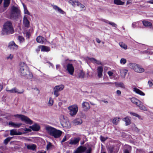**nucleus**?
I'll return each mask as SVG.
<instances>
[{
  "label": "nucleus",
  "mask_w": 153,
  "mask_h": 153,
  "mask_svg": "<svg viewBox=\"0 0 153 153\" xmlns=\"http://www.w3.org/2000/svg\"><path fill=\"white\" fill-rule=\"evenodd\" d=\"M19 73L21 76H25L28 79L33 77L32 73L30 72L29 68L25 63L21 62L19 65Z\"/></svg>",
  "instance_id": "1"
},
{
  "label": "nucleus",
  "mask_w": 153,
  "mask_h": 153,
  "mask_svg": "<svg viewBox=\"0 0 153 153\" xmlns=\"http://www.w3.org/2000/svg\"><path fill=\"white\" fill-rule=\"evenodd\" d=\"M14 32V29L12 23L9 21L5 22L3 26L2 34L3 35H7L13 34Z\"/></svg>",
  "instance_id": "2"
},
{
  "label": "nucleus",
  "mask_w": 153,
  "mask_h": 153,
  "mask_svg": "<svg viewBox=\"0 0 153 153\" xmlns=\"http://www.w3.org/2000/svg\"><path fill=\"white\" fill-rule=\"evenodd\" d=\"M45 129L48 133L55 138H58L61 135L62 132L59 130L48 126L45 127Z\"/></svg>",
  "instance_id": "3"
},
{
  "label": "nucleus",
  "mask_w": 153,
  "mask_h": 153,
  "mask_svg": "<svg viewBox=\"0 0 153 153\" xmlns=\"http://www.w3.org/2000/svg\"><path fill=\"white\" fill-rule=\"evenodd\" d=\"M20 16V11L18 7L13 6L11 8L10 18L12 19H16Z\"/></svg>",
  "instance_id": "4"
},
{
  "label": "nucleus",
  "mask_w": 153,
  "mask_h": 153,
  "mask_svg": "<svg viewBox=\"0 0 153 153\" xmlns=\"http://www.w3.org/2000/svg\"><path fill=\"white\" fill-rule=\"evenodd\" d=\"M129 67L137 73H142L144 71V69L139 65L136 63H130L128 65Z\"/></svg>",
  "instance_id": "5"
},
{
  "label": "nucleus",
  "mask_w": 153,
  "mask_h": 153,
  "mask_svg": "<svg viewBox=\"0 0 153 153\" xmlns=\"http://www.w3.org/2000/svg\"><path fill=\"white\" fill-rule=\"evenodd\" d=\"M14 116L16 117H17L21 119V120L23 121H24L25 123L27 124H28L30 125H31L33 123V121L30 120L29 118L26 116L24 115L16 114L14 115H10L9 117H12Z\"/></svg>",
  "instance_id": "6"
},
{
  "label": "nucleus",
  "mask_w": 153,
  "mask_h": 153,
  "mask_svg": "<svg viewBox=\"0 0 153 153\" xmlns=\"http://www.w3.org/2000/svg\"><path fill=\"white\" fill-rule=\"evenodd\" d=\"M69 110L70 114L72 116H74L76 115L78 111V107L77 105L74 104L69 106L68 108Z\"/></svg>",
  "instance_id": "7"
},
{
  "label": "nucleus",
  "mask_w": 153,
  "mask_h": 153,
  "mask_svg": "<svg viewBox=\"0 0 153 153\" xmlns=\"http://www.w3.org/2000/svg\"><path fill=\"white\" fill-rule=\"evenodd\" d=\"M66 70L68 73L71 75H73L74 68L72 64L68 63L66 65Z\"/></svg>",
  "instance_id": "8"
},
{
  "label": "nucleus",
  "mask_w": 153,
  "mask_h": 153,
  "mask_svg": "<svg viewBox=\"0 0 153 153\" xmlns=\"http://www.w3.org/2000/svg\"><path fill=\"white\" fill-rule=\"evenodd\" d=\"M6 90L8 92L11 93L22 94H23L24 92L23 90H22L21 91H19V90L16 87H14L11 89H9L8 88H7Z\"/></svg>",
  "instance_id": "9"
},
{
  "label": "nucleus",
  "mask_w": 153,
  "mask_h": 153,
  "mask_svg": "<svg viewBox=\"0 0 153 153\" xmlns=\"http://www.w3.org/2000/svg\"><path fill=\"white\" fill-rule=\"evenodd\" d=\"M18 46L16 45L14 41H11L9 43L8 48L11 50H16L18 49Z\"/></svg>",
  "instance_id": "10"
},
{
  "label": "nucleus",
  "mask_w": 153,
  "mask_h": 153,
  "mask_svg": "<svg viewBox=\"0 0 153 153\" xmlns=\"http://www.w3.org/2000/svg\"><path fill=\"white\" fill-rule=\"evenodd\" d=\"M86 147L82 146L79 147L74 152V153H83L86 150Z\"/></svg>",
  "instance_id": "11"
},
{
  "label": "nucleus",
  "mask_w": 153,
  "mask_h": 153,
  "mask_svg": "<svg viewBox=\"0 0 153 153\" xmlns=\"http://www.w3.org/2000/svg\"><path fill=\"white\" fill-rule=\"evenodd\" d=\"M82 107L85 111H88L90 108L89 103L87 102H84L82 104Z\"/></svg>",
  "instance_id": "12"
},
{
  "label": "nucleus",
  "mask_w": 153,
  "mask_h": 153,
  "mask_svg": "<svg viewBox=\"0 0 153 153\" xmlns=\"http://www.w3.org/2000/svg\"><path fill=\"white\" fill-rule=\"evenodd\" d=\"M80 140V138L79 137L74 138L70 140L69 143L72 145H76L79 143Z\"/></svg>",
  "instance_id": "13"
},
{
  "label": "nucleus",
  "mask_w": 153,
  "mask_h": 153,
  "mask_svg": "<svg viewBox=\"0 0 153 153\" xmlns=\"http://www.w3.org/2000/svg\"><path fill=\"white\" fill-rule=\"evenodd\" d=\"M52 6L53 9L59 13L62 14H64L66 13L65 12L57 5H52Z\"/></svg>",
  "instance_id": "14"
},
{
  "label": "nucleus",
  "mask_w": 153,
  "mask_h": 153,
  "mask_svg": "<svg viewBox=\"0 0 153 153\" xmlns=\"http://www.w3.org/2000/svg\"><path fill=\"white\" fill-rule=\"evenodd\" d=\"M98 76L99 78H101L102 75L103 71V67L102 66H99L97 69Z\"/></svg>",
  "instance_id": "15"
},
{
  "label": "nucleus",
  "mask_w": 153,
  "mask_h": 153,
  "mask_svg": "<svg viewBox=\"0 0 153 153\" xmlns=\"http://www.w3.org/2000/svg\"><path fill=\"white\" fill-rule=\"evenodd\" d=\"M131 102L134 104L136 105L137 106L141 103V102L135 97H132L131 98Z\"/></svg>",
  "instance_id": "16"
},
{
  "label": "nucleus",
  "mask_w": 153,
  "mask_h": 153,
  "mask_svg": "<svg viewBox=\"0 0 153 153\" xmlns=\"http://www.w3.org/2000/svg\"><path fill=\"white\" fill-rule=\"evenodd\" d=\"M36 40L37 42L42 44L45 43L46 40L45 39L41 36H38Z\"/></svg>",
  "instance_id": "17"
},
{
  "label": "nucleus",
  "mask_w": 153,
  "mask_h": 153,
  "mask_svg": "<svg viewBox=\"0 0 153 153\" xmlns=\"http://www.w3.org/2000/svg\"><path fill=\"white\" fill-rule=\"evenodd\" d=\"M22 125V123H15L12 121L8 123L9 126L14 128H19Z\"/></svg>",
  "instance_id": "18"
},
{
  "label": "nucleus",
  "mask_w": 153,
  "mask_h": 153,
  "mask_svg": "<svg viewBox=\"0 0 153 153\" xmlns=\"http://www.w3.org/2000/svg\"><path fill=\"white\" fill-rule=\"evenodd\" d=\"M10 135H20L22 134L21 132H17L16 129H13L10 131Z\"/></svg>",
  "instance_id": "19"
},
{
  "label": "nucleus",
  "mask_w": 153,
  "mask_h": 153,
  "mask_svg": "<svg viewBox=\"0 0 153 153\" xmlns=\"http://www.w3.org/2000/svg\"><path fill=\"white\" fill-rule=\"evenodd\" d=\"M23 23L25 27L27 28L29 27L30 22L25 16L23 18Z\"/></svg>",
  "instance_id": "20"
},
{
  "label": "nucleus",
  "mask_w": 153,
  "mask_h": 153,
  "mask_svg": "<svg viewBox=\"0 0 153 153\" xmlns=\"http://www.w3.org/2000/svg\"><path fill=\"white\" fill-rule=\"evenodd\" d=\"M30 128L33 131H38L40 129V126L37 124H35L33 125L30 126Z\"/></svg>",
  "instance_id": "21"
},
{
  "label": "nucleus",
  "mask_w": 153,
  "mask_h": 153,
  "mask_svg": "<svg viewBox=\"0 0 153 153\" xmlns=\"http://www.w3.org/2000/svg\"><path fill=\"white\" fill-rule=\"evenodd\" d=\"M133 91L136 93L140 95L143 96L145 95V94L142 91L138 88H133Z\"/></svg>",
  "instance_id": "22"
},
{
  "label": "nucleus",
  "mask_w": 153,
  "mask_h": 153,
  "mask_svg": "<svg viewBox=\"0 0 153 153\" xmlns=\"http://www.w3.org/2000/svg\"><path fill=\"white\" fill-rule=\"evenodd\" d=\"M73 123L74 125H77L81 124L82 123V121L80 119H77L74 120Z\"/></svg>",
  "instance_id": "23"
},
{
  "label": "nucleus",
  "mask_w": 153,
  "mask_h": 153,
  "mask_svg": "<svg viewBox=\"0 0 153 153\" xmlns=\"http://www.w3.org/2000/svg\"><path fill=\"white\" fill-rule=\"evenodd\" d=\"M41 48V51H50V48L48 47L42 45L39 46Z\"/></svg>",
  "instance_id": "24"
},
{
  "label": "nucleus",
  "mask_w": 153,
  "mask_h": 153,
  "mask_svg": "<svg viewBox=\"0 0 153 153\" xmlns=\"http://www.w3.org/2000/svg\"><path fill=\"white\" fill-rule=\"evenodd\" d=\"M64 87V86L63 85L56 86L54 87V90H55L59 92L62 90L63 89Z\"/></svg>",
  "instance_id": "25"
},
{
  "label": "nucleus",
  "mask_w": 153,
  "mask_h": 153,
  "mask_svg": "<svg viewBox=\"0 0 153 153\" xmlns=\"http://www.w3.org/2000/svg\"><path fill=\"white\" fill-rule=\"evenodd\" d=\"M85 76V73L82 70H80L78 74V78H83Z\"/></svg>",
  "instance_id": "26"
},
{
  "label": "nucleus",
  "mask_w": 153,
  "mask_h": 153,
  "mask_svg": "<svg viewBox=\"0 0 153 153\" xmlns=\"http://www.w3.org/2000/svg\"><path fill=\"white\" fill-rule=\"evenodd\" d=\"M142 23L145 27H149L152 26V24L150 22L146 20H143Z\"/></svg>",
  "instance_id": "27"
},
{
  "label": "nucleus",
  "mask_w": 153,
  "mask_h": 153,
  "mask_svg": "<svg viewBox=\"0 0 153 153\" xmlns=\"http://www.w3.org/2000/svg\"><path fill=\"white\" fill-rule=\"evenodd\" d=\"M123 120L125 122L126 126L129 125L131 123V121L130 118L128 117L123 119Z\"/></svg>",
  "instance_id": "28"
},
{
  "label": "nucleus",
  "mask_w": 153,
  "mask_h": 153,
  "mask_svg": "<svg viewBox=\"0 0 153 153\" xmlns=\"http://www.w3.org/2000/svg\"><path fill=\"white\" fill-rule=\"evenodd\" d=\"M120 118L119 117H115L112 120V123L114 124L117 125L120 121Z\"/></svg>",
  "instance_id": "29"
},
{
  "label": "nucleus",
  "mask_w": 153,
  "mask_h": 153,
  "mask_svg": "<svg viewBox=\"0 0 153 153\" xmlns=\"http://www.w3.org/2000/svg\"><path fill=\"white\" fill-rule=\"evenodd\" d=\"M114 3L116 5H122L124 4L125 2H123L121 0H114Z\"/></svg>",
  "instance_id": "30"
},
{
  "label": "nucleus",
  "mask_w": 153,
  "mask_h": 153,
  "mask_svg": "<svg viewBox=\"0 0 153 153\" xmlns=\"http://www.w3.org/2000/svg\"><path fill=\"white\" fill-rule=\"evenodd\" d=\"M27 149H31L34 150L36 148V146L34 144H32L31 145H28L27 146Z\"/></svg>",
  "instance_id": "31"
},
{
  "label": "nucleus",
  "mask_w": 153,
  "mask_h": 153,
  "mask_svg": "<svg viewBox=\"0 0 153 153\" xmlns=\"http://www.w3.org/2000/svg\"><path fill=\"white\" fill-rule=\"evenodd\" d=\"M137 106L139 107L140 109L144 111H146L147 110L146 108L143 105V103L142 102L140 105H137Z\"/></svg>",
  "instance_id": "32"
},
{
  "label": "nucleus",
  "mask_w": 153,
  "mask_h": 153,
  "mask_svg": "<svg viewBox=\"0 0 153 153\" xmlns=\"http://www.w3.org/2000/svg\"><path fill=\"white\" fill-rule=\"evenodd\" d=\"M10 0H4V8L7 7L10 3Z\"/></svg>",
  "instance_id": "33"
},
{
  "label": "nucleus",
  "mask_w": 153,
  "mask_h": 153,
  "mask_svg": "<svg viewBox=\"0 0 153 153\" xmlns=\"http://www.w3.org/2000/svg\"><path fill=\"white\" fill-rule=\"evenodd\" d=\"M62 125L65 127H70L71 126L70 123L68 121H65V122H63Z\"/></svg>",
  "instance_id": "34"
},
{
  "label": "nucleus",
  "mask_w": 153,
  "mask_h": 153,
  "mask_svg": "<svg viewBox=\"0 0 153 153\" xmlns=\"http://www.w3.org/2000/svg\"><path fill=\"white\" fill-rule=\"evenodd\" d=\"M127 72V70H122L120 71L121 76L123 77H125Z\"/></svg>",
  "instance_id": "35"
},
{
  "label": "nucleus",
  "mask_w": 153,
  "mask_h": 153,
  "mask_svg": "<svg viewBox=\"0 0 153 153\" xmlns=\"http://www.w3.org/2000/svg\"><path fill=\"white\" fill-rule=\"evenodd\" d=\"M54 101L53 99L51 97L49 98V100L48 103V105L49 106H52L53 103Z\"/></svg>",
  "instance_id": "36"
},
{
  "label": "nucleus",
  "mask_w": 153,
  "mask_h": 153,
  "mask_svg": "<svg viewBox=\"0 0 153 153\" xmlns=\"http://www.w3.org/2000/svg\"><path fill=\"white\" fill-rule=\"evenodd\" d=\"M116 85L118 87H120L123 88L125 89V85L122 82H119L116 84Z\"/></svg>",
  "instance_id": "37"
},
{
  "label": "nucleus",
  "mask_w": 153,
  "mask_h": 153,
  "mask_svg": "<svg viewBox=\"0 0 153 153\" xmlns=\"http://www.w3.org/2000/svg\"><path fill=\"white\" fill-rule=\"evenodd\" d=\"M119 45L121 47L125 49H126L127 48V45H126L124 43L122 42H120Z\"/></svg>",
  "instance_id": "38"
},
{
  "label": "nucleus",
  "mask_w": 153,
  "mask_h": 153,
  "mask_svg": "<svg viewBox=\"0 0 153 153\" xmlns=\"http://www.w3.org/2000/svg\"><path fill=\"white\" fill-rule=\"evenodd\" d=\"M23 7H24V13L25 14H27L28 15H30V13L28 11V10H27V8L26 6L25 5H23Z\"/></svg>",
  "instance_id": "39"
},
{
  "label": "nucleus",
  "mask_w": 153,
  "mask_h": 153,
  "mask_svg": "<svg viewBox=\"0 0 153 153\" xmlns=\"http://www.w3.org/2000/svg\"><path fill=\"white\" fill-rule=\"evenodd\" d=\"M127 62L126 59L124 58H122L121 59L120 61V63L121 64L124 65Z\"/></svg>",
  "instance_id": "40"
},
{
  "label": "nucleus",
  "mask_w": 153,
  "mask_h": 153,
  "mask_svg": "<svg viewBox=\"0 0 153 153\" xmlns=\"http://www.w3.org/2000/svg\"><path fill=\"white\" fill-rule=\"evenodd\" d=\"M107 23H108L109 25H111L113 27H117V25L114 22H108Z\"/></svg>",
  "instance_id": "41"
},
{
  "label": "nucleus",
  "mask_w": 153,
  "mask_h": 153,
  "mask_svg": "<svg viewBox=\"0 0 153 153\" xmlns=\"http://www.w3.org/2000/svg\"><path fill=\"white\" fill-rule=\"evenodd\" d=\"M52 146L53 145L50 142H48L46 146L47 150H49L52 147Z\"/></svg>",
  "instance_id": "42"
},
{
  "label": "nucleus",
  "mask_w": 153,
  "mask_h": 153,
  "mask_svg": "<svg viewBox=\"0 0 153 153\" xmlns=\"http://www.w3.org/2000/svg\"><path fill=\"white\" fill-rule=\"evenodd\" d=\"M87 59L88 60L91 61V62L93 63H95L97 60L94 58H90L87 57Z\"/></svg>",
  "instance_id": "43"
},
{
  "label": "nucleus",
  "mask_w": 153,
  "mask_h": 153,
  "mask_svg": "<svg viewBox=\"0 0 153 153\" xmlns=\"http://www.w3.org/2000/svg\"><path fill=\"white\" fill-rule=\"evenodd\" d=\"M12 137H8L6 138L4 140V143L5 144H7L10 141Z\"/></svg>",
  "instance_id": "44"
},
{
  "label": "nucleus",
  "mask_w": 153,
  "mask_h": 153,
  "mask_svg": "<svg viewBox=\"0 0 153 153\" xmlns=\"http://www.w3.org/2000/svg\"><path fill=\"white\" fill-rule=\"evenodd\" d=\"M114 147L111 146L108 148V151L110 153H113L114 149Z\"/></svg>",
  "instance_id": "45"
},
{
  "label": "nucleus",
  "mask_w": 153,
  "mask_h": 153,
  "mask_svg": "<svg viewBox=\"0 0 153 153\" xmlns=\"http://www.w3.org/2000/svg\"><path fill=\"white\" fill-rule=\"evenodd\" d=\"M130 114L131 115L137 117L139 119L141 117L137 113L133 112H131Z\"/></svg>",
  "instance_id": "46"
},
{
  "label": "nucleus",
  "mask_w": 153,
  "mask_h": 153,
  "mask_svg": "<svg viewBox=\"0 0 153 153\" xmlns=\"http://www.w3.org/2000/svg\"><path fill=\"white\" fill-rule=\"evenodd\" d=\"M53 94L55 97H58L59 95V92L55 90H54Z\"/></svg>",
  "instance_id": "47"
},
{
  "label": "nucleus",
  "mask_w": 153,
  "mask_h": 153,
  "mask_svg": "<svg viewBox=\"0 0 153 153\" xmlns=\"http://www.w3.org/2000/svg\"><path fill=\"white\" fill-rule=\"evenodd\" d=\"M18 39L20 42H22L24 41L25 39L22 36H19Z\"/></svg>",
  "instance_id": "48"
},
{
  "label": "nucleus",
  "mask_w": 153,
  "mask_h": 153,
  "mask_svg": "<svg viewBox=\"0 0 153 153\" xmlns=\"http://www.w3.org/2000/svg\"><path fill=\"white\" fill-rule=\"evenodd\" d=\"M107 73L109 76L110 78L111 79H112V76L113 74V72L111 71H108Z\"/></svg>",
  "instance_id": "49"
},
{
  "label": "nucleus",
  "mask_w": 153,
  "mask_h": 153,
  "mask_svg": "<svg viewBox=\"0 0 153 153\" xmlns=\"http://www.w3.org/2000/svg\"><path fill=\"white\" fill-rule=\"evenodd\" d=\"M13 55L10 54L6 58L7 59L12 60L13 58Z\"/></svg>",
  "instance_id": "50"
},
{
  "label": "nucleus",
  "mask_w": 153,
  "mask_h": 153,
  "mask_svg": "<svg viewBox=\"0 0 153 153\" xmlns=\"http://www.w3.org/2000/svg\"><path fill=\"white\" fill-rule=\"evenodd\" d=\"M30 36V32L27 31L26 33V37L28 39H29Z\"/></svg>",
  "instance_id": "51"
},
{
  "label": "nucleus",
  "mask_w": 153,
  "mask_h": 153,
  "mask_svg": "<svg viewBox=\"0 0 153 153\" xmlns=\"http://www.w3.org/2000/svg\"><path fill=\"white\" fill-rule=\"evenodd\" d=\"M69 3L71 4L72 6L74 7L75 6V1H74L72 0H70L68 1Z\"/></svg>",
  "instance_id": "52"
},
{
  "label": "nucleus",
  "mask_w": 153,
  "mask_h": 153,
  "mask_svg": "<svg viewBox=\"0 0 153 153\" xmlns=\"http://www.w3.org/2000/svg\"><path fill=\"white\" fill-rule=\"evenodd\" d=\"M107 139V137H105L102 136L100 137V139L102 142L105 141Z\"/></svg>",
  "instance_id": "53"
},
{
  "label": "nucleus",
  "mask_w": 153,
  "mask_h": 153,
  "mask_svg": "<svg viewBox=\"0 0 153 153\" xmlns=\"http://www.w3.org/2000/svg\"><path fill=\"white\" fill-rule=\"evenodd\" d=\"M138 22H134L132 23V27L133 28H135L136 27V25L137 23H138Z\"/></svg>",
  "instance_id": "54"
},
{
  "label": "nucleus",
  "mask_w": 153,
  "mask_h": 153,
  "mask_svg": "<svg viewBox=\"0 0 153 153\" xmlns=\"http://www.w3.org/2000/svg\"><path fill=\"white\" fill-rule=\"evenodd\" d=\"M148 84L149 86H152L153 85L152 82L151 81H149L148 82Z\"/></svg>",
  "instance_id": "55"
},
{
  "label": "nucleus",
  "mask_w": 153,
  "mask_h": 153,
  "mask_svg": "<svg viewBox=\"0 0 153 153\" xmlns=\"http://www.w3.org/2000/svg\"><path fill=\"white\" fill-rule=\"evenodd\" d=\"M95 63L99 65H101L102 64L101 62L99 60H97Z\"/></svg>",
  "instance_id": "56"
},
{
  "label": "nucleus",
  "mask_w": 153,
  "mask_h": 153,
  "mask_svg": "<svg viewBox=\"0 0 153 153\" xmlns=\"http://www.w3.org/2000/svg\"><path fill=\"white\" fill-rule=\"evenodd\" d=\"M66 140V136H65L63 138L62 140L61 141V142L62 143H63Z\"/></svg>",
  "instance_id": "57"
},
{
  "label": "nucleus",
  "mask_w": 153,
  "mask_h": 153,
  "mask_svg": "<svg viewBox=\"0 0 153 153\" xmlns=\"http://www.w3.org/2000/svg\"><path fill=\"white\" fill-rule=\"evenodd\" d=\"M80 3L77 1H75V5H77L78 6H79Z\"/></svg>",
  "instance_id": "58"
},
{
  "label": "nucleus",
  "mask_w": 153,
  "mask_h": 153,
  "mask_svg": "<svg viewBox=\"0 0 153 153\" xmlns=\"http://www.w3.org/2000/svg\"><path fill=\"white\" fill-rule=\"evenodd\" d=\"M131 0H127L126 2V5H127L131 3Z\"/></svg>",
  "instance_id": "59"
},
{
  "label": "nucleus",
  "mask_w": 153,
  "mask_h": 153,
  "mask_svg": "<svg viewBox=\"0 0 153 153\" xmlns=\"http://www.w3.org/2000/svg\"><path fill=\"white\" fill-rule=\"evenodd\" d=\"M134 131H137V132H138L140 131V130L139 129L137 128V127H135L134 129Z\"/></svg>",
  "instance_id": "60"
},
{
  "label": "nucleus",
  "mask_w": 153,
  "mask_h": 153,
  "mask_svg": "<svg viewBox=\"0 0 153 153\" xmlns=\"http://www.w3.org/2000/svg\"><path fill=\"white\" fill-rule=\"evenodd\" d=\"M91 148H89L86 151V153H91Z\"/></svg>",
  "instance_id": "61"
},
{
  "label": "nucleus",
  "mask_w": 153,
  "mask_h": 153,
  "mask_svg": "<svg viewBox=\"0 0 153 153\" xmlns=\"http://www.w3.org/2000/svg\"><path fill=\"white\" fill-rule=\"evenodd\" d=\"M116 93L118 95H120L121 93V91L120 90H117L116 91Z\"/></svg>",
  "instance_id": "62"
},
{
  "label": "nucleus",
  "mask_w": 153,
  "mask_h": 153,
  "mask_svg": "<svg viewBox=\"0 0 153 153\" xmlns=\"http://www.w3.org/2000/svg\"><path fill=\"white\" fill-rule=\"evenodd\" d=\"M24 130L25 131H31V130L30 129L27 128H25L24 129Z\"/></svg>",
  "instance_id": "63"
},
{
  "label": "nucleus",
  "mask_w": 153,
  "mask_h": 153,
  "mask_svg": "<svg viewBox=\"0 0 153 153\" xmlns=\"http://www.w3.org/2000/svg\"><path fill=\"white\" fill-rule=\"evenodd\" d=\"M96 41L97 42L99 43H100L101 42V41L98 38H96Z\"/></svg>",
  "instance_id": "64"
}]
</instances>
